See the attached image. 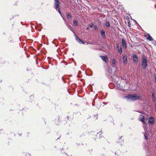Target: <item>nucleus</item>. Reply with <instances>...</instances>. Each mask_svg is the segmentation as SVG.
Masks as SVG:
<instances>
[{"label":"nucleus","mask_w":156,"mask_h":156,"mask_svg":"<svg viewBox=\"0 0 156 156\" xmlns=\"http://www.w3.org/2000/svg\"><path fill=\"white\" fill-rule=\"evenodd\" d=\"M125 97L127 98V100L131 101H135L141 99L140 97L137 96L136 94H130L127 96H125Z\"/></svg>","instance_id":"1"},{"label":"nucleus","mask_w":156,"mask_h":156,"mask_svg":"<svg viewBox=\"0 0 156 156\" xmlns=\"http://www.w3.org/2000/svg\"><path fill=\"white\" fill-rule=\"evenodd\" d=\"M59 4L60 2L58 0H55L54 6L55 9L56 10V11L59 12L61 16L62 17L63 19L64 20V18L63 17V16L60 11Z\"/></svg>","instance_id":"2"},{"label":"nucleus","mask_w":156,"mask_h":156,"mask_svg":"<svg viewBox=\"0 0 156 156\" xmlns=\"http://www.w3.org/2000/svg\"><path fill=\"white\" fill-rule=\"evenodd\" d=\"M59 4L60 2L58 0H55L54 6L55 9L56 10V11L59 12L61 16L62 17L63 19L64 20V18L63 17V16L60 11Z\"/></svg>","instance_id":"3"},{"label":"nucleus","mask_w":156,"mask_h":156,"mask_svg":"<svg viewBox=\"0 0 156 156\" xmlns=\"http://www.w3.org/2000/svg\"><path fill=\"white\" fill-rule=\"evenodd\" d=\"M142 68L144 70L145 69L147 66V60L146 57L143 54L142 57Z\"/></svg>","instance_id":"4"},{"label":"nucleus","mask_w":156,"mask_h":156,"mask_svg":"<svg viewBox=\"0 0 156 156\" xmlns=\"http://www.w3.org/2000/svg\"><path fill=\"white\" fill-rule=\"evenodd\" d=\"M112 68L113 69V70H112V68L111 67H109L107 70V74L110 77L112 76V75H113L115 73V72L116 70V67H114V68Z\"/></svg>","instance_id":"5"},{"label":"nucleus","mask_w":156,"mask_h":156,"mask_svg":"<svg viewBox=\"0 0 156 156\" xmlns=\"http://www.w3.org/2000/svg\"><path fill=\"white\" fill-rule=\"evenodd\" d=\"M133 62L135 63H137L138 61V58L137 56L135 54L132 55Z\"/></svg>","instance_id":"6"},{"label":"nucleus","mask_w":156,"mask_h":156,"mask_svg":"<svg viewBox=\"0 0 156 156\" xmlns=\"http://www.w3.org/2000/svg\"><path fill=\"white\" fill-rule=\"evenodd\" d=\"M122 46L124 49H126L127 48V44L126 41L124 39H122Z\"/></svg>","instance_id":"7"},{"label":"nucleus","mask_w":156,"mask_h":156,"mask_svg":"<svg viewBox=\"0 0 156 156\" xmlns=\"http://www.w3.org/2000/svg\"><path fill=\"white\" fill-rule=\"evenodd\" d=\"M148 122L151 124H153L154 123V119L153 117H150L148 118Z\"/></svg>","instance_id":"8"},{"label":"nucleus","mask_w":156,"mask_h":156,"mask_svg":"<svg viewBox=\"0 0 156 156\" xmlns=\"http://www.w3.org/2000/svg\"><path fill=\"white\" fill-rule=\"evenodd\" d=\"M123 62L124 64H125L126 63L128 60L126 54H124L123 55L122 58Z\"/></svg>","instance_id":"9"},{"label":"nucleus","mask_w":156,"mask_h":156,"mask_svg":"<svg viewBox=\"0 0 156 156\" xmlns=\"http://www.w3.org/2000/svg\"><path fill=\"white\" fill-rule=\"evenodd\" d=\"M101 34L102 37L103 38H105L106 37L105 31L104 29H102L101 31Z\"/></svg>","instance_id":"10"},{"label":"nucleus","mask_w":156,"mask_h":156,"mask_svg":"<svg viewBox=\"0 0 156 156\" xmlns=\"http://www.w3.org/2000/svg\"><path fill=\"white\" fill-rule=\"evenodd\" d=\"M66 16L67 19L68 20H71L72 19V16L69 12H66Z\"/></svg>","instance_id":"11"},{"label":"nucleus","mask_w":156,"mask_h":156,"mask_svg":"<svg viewBox=\"0 0 156 156\" xmlns=\"http://www.w3.org/2000/svg\"><path fill=\"white\" fill-rule=\"evenodd\" d=\"M101 57L102 60L106 63H107L108 62V59L107 57L106 56H101Z\"/></svg>","instance_id":"12"},{"label":"nucleus","mask_w":156,"mask_h":156,"mask_svg":"<svg viewBox=\"0 0 156 156\" xmlns=\"http://www.w3.org/2000/svg\"><path fill=\"white\" fill-rule=\"evenodd\" d=\"M147 35H148V37L147 38V40H148L150 41H153L154 40L153 38L149 34H147Z\"/></svg>","instance_id":"13"},{"label":"nucleus","mask_w":156,"mask_h":156,"mask_svg":"<svg viewBox=\"0 0 156 156\" xmlns=\"http://www.w3.org/2000/svg\"><path fill=\"white\" fill-rule=\"evenodd\" d=\"M116 63V61L115 59L113 58L112 60V68H114V67H115V65Z\"/></svg>","instance_id":"14"},{"label":"nucleus","mask_w":156,"mask_h":156,"mask_svg":"<svg viewBox=\"0 0 156 156\" xmlns=\"http://www.w3.org/2000/svg\"><path fill=\"white\" fill-rule=\"evenodd\" d=\"M122 137V136H120L119 137V139L118 140H117V143H121V144H122L123 142V140H121Z\"/></svg>","instance_id":"15"},{"label":"nucleus","mask_w":156,"mask_h":156,"mask_svg":"<svg viewBox=\"0 0 156 156\" xmlns=\"http://www.w3.org/2000/svg\"><path fill=\"white\" fill-rule=\"evenodd\" d=\"M152 96L153 101L154 102H155L156 100V98L155 97V94H154V93H152Z\"/></svg>","instance_id":"16"},{"label":"nucleus","mask_w":156,"mask_h":156,"mask_svg":"<svg viewBox=\"0 0 156 156\" xmlns=\"http://www.w3.org/2000/svg\"><path fill=\"white\" fill-rule=\"evenodd\" d=\"M66 25L67 26L68 28L70 30H71L72 32H73V31L71 30V29L72 28V27L69 24V23H66Z\"/></svg>","instance_id":"17"},{"label":"nucleus","mask_w":156,"mask_h":156,"mask_svg":"<svg viewBox=\"0 0 156 156\" xmlns=\"http://www.w3.org/2000/svg\"><path fill=\"white\" fill-rule=\"evenodd\" d=\"M105 25L106 27L108 28L110 26V24L109 22L106 21L105 23Z\"/></svg>","instance_id":"18"},{"label":"nucleus","mask_w":156,"mask_h":156,"mask_svg":"<svg viewBox=\"0 0 156 156\" xmlns=\"http://www.w3.org/2000/svg\"><path fill=\"white\" fill-rule=\"evenodd\" d=\"M118 49L119 52V53L121 54L122 52V48L120 46V48Z\"/></svg>","instance_id":"19"},{"label":"nucleus","mask_w":156,"mask_h":156,"mask_svg":"<svg viewBox=\"0 0 156 156\" xmlns=\"http://www.w3.org/2000/svg\"><path fill=\"white\" fill-rule=\"evenodd\" d=\"M73 24H74V25H76V26L77 25L78 22H77V21L76 20H74L73 21Z\"/></svg>","instance_id":"20"},{"label":"nucleus","mask_w":156,"mask_h":156,"mask_svg":"<svg viewBox=\"0 0 156 156\" xmlns=\"http://www.w3.org/2000/svg\"><path fill=\"white\" fill-rule=\"evenodd\" d=\"M75 39L76 41H77L78 42V41L80 40V39L76 35H75Z\"/></svg>","instance_id":"21"},{"label":"nucleus","mask_w":156,"mask_h":156,"mask_svg":"<svg viewBox=\"0 0 156 156\" xmlns=\"http://www.w3.org/2000/svg\"><path fill=\"white\" fill-rule=\"evenodd\" d=\"M145 118H144V116H143V117L142 118L141 121L143 123H145Z\"/></svg>","instance_id":"22"},{"label":"nucleus","mask_w":156,"mask_h":156,"mask_svg":"<svg viewBox=\"0 0 156 156\" xmlns=\"http://www.w3.org/2000/svg\"><path fill=\"white\" fill-rule=\"evenodd\" d=\"M78 42L80 44H84V42L83 41H82L81 39H80V40L78 41Z\"/></svg>","instance_id":"23"},{"label":"nucleus","mask_w":156,"mask_h":156,"mask_svg":"<svg viewBox=\"0 0 156 156\" xmlns=\"http://www.w3.org/2000/svg\"><path fill=\"white\" fill-rule=\"evenodd\" d=\"M144 139L146 140H147L148 139V137H147V134H146L144 133Z\"/></svg>","instance_id":"24"},{"label":"nucleus","mask_w":156,"mask_h":156,"mask_svg":"<svg viewBox=\"0 0 156 156\" xmlns=\"http://www.w3.org/2000/svg\"><path fill=\"white\" fill-rule=\"evenodd\" d=\"M94 26L93 23L90 24L89 27L90 28H92Z\"/></svg>","instance_id":"25"},{"label":"nucleus","mask_w":156,"mask_h":156,"mask_svg":"<svg viewBox=\"0 0 156 156\" xmlns=\"http://www.w3.org/2000/svg\"><path fill=\"white\" fill-rule=\"evenodd\" d=\"M94 28L95 30H98V27L96 25L94 26Z\"/></svg>","instance_id":"26"},{"label":"nucleus","mask_w":156,"mask_h":156,"mask_svg":"<svg viewBox=\"0 0 156 156\" xmlns=\"http://www.w3.org/2000/svg\"><path fill=\"white\" fill-rule=\"evenodd\" d=\"M153 43L154 45L156 46V41L154 40Z\"/></svg>","instance_id":"27"},{"label":"nucleus","mask_w":156,"mask_h":156,"mask_svg":"<svg viewBox=\"0 0 156 156\" xmlns=\"http://www.w3.org/2000/svg\"><path fill=\"white\" fill-rule=\"evenodd\" d=\"M98 96V94H97L94 97V98L93 99V101H94L95 99H96Z\"/></svg>","instance_id":"28"},{"label":"nucleus","mask_w":156,"mask_h":156,"mask_svg":"<svg viewBox=\"0 0 156 156\" xmlns=\"http://www.w3.org/2000/svg\"><path fill=\"white\" fill-rule=\"evenodd\" d=\"M34 27L35 28V29L37 30H38V31H39V30H38V27H37L36 26H35Z\"/></svg>","instance_id":"29"},{"label":"nucleus","mask_w":156,"mask_h":156,"mask_svg":"<svg viewBox=\"0 0 156 156\" xmlns=\"http://www.w3.org/2000/svg\"><path fill=\"white\" fill-rule=\"evenodd\" d=\"M100 133L99 134V135H100L99 138H101V137H102V136H101V134H102V132H101V131H100Z\"/></svg>","instance_id":"30"},{"label":"nucleus","mask_w":156,"mask_h":156,"mask_svg":"<svg viewBox=\"0 0 156 156\" xmlns=\"http://www.w3.org/2000/svg\"><path fill=\"white\" fill-rule=\"evenodd\" d=\"M116 47H117V48L118 49H119V48H120V46H119V44H118V45H117V46H116Z\"/></svg>","instance_id":"31"},{"label":"nucleus","mask_w":156,"mask_h":156,"mask_svg":"<svg viewBox=\"0 0 156 156\" xmlns=\"http://www.w3.org/2000/svg\"><path fill=\"white\" fill-rule=\"evenodd\" d=\"M92 105L93 106H94V101H93L92 103Z\"/></svg>","instance_id":"32"},{"label":"nucleus","mask_w":156,"mask_h":156,"mask_svg":"<svg viewBox=\"0 0 156 156\" xmlns=\"http://www.w3.org/2000/svg\"><path fill=\"white\" fill-rule=\"evenodd\" d=\"M36 64H38V60H37V58H36Z\"/></svg>","instance_id":"33"},{"label":"nucleus","mask_w":156,"mask_h":156,"mask_svg":"<svg viewBox=\"0 0 156 156\" xmlns=\"http://www.w3.org/2000/svg\"><path fill=\"white\" fill-rule=\"evenodd\" d=\"M34 96L32 95H31L30 96V98L31 99H32V98H34Z\"/></svg>","instance_id":"34"},{"label":"nucleus","mask_w":156,"mask_h":156,"mask_svg":"<svg viewBox=\"0 0 156 156\" xmlns=\"http://www.w3.org/2000/svg\"><path fill=\"white\" fill-rule=\"evenodd\" d=\"M85 136V134L83 133L80 136V137L81 136Z\"/></svg>","instance_id":"35"},{"label":"nucleus","mask_w":156,"mask_h":156,"mask_svg":"<svg viewBox=\"0 0 156 156\" xmlns=\"http://www.w3.org/2000/svg\"><path fill=\"white\" fill-rule=\"evenodd\" d=\"M45 35H42V38H43V39L44 38H45Z\"/></svg>","instance_id":"36"},{"label":"nucleus","mask_w":156,"mask_h":156,"mask_svg":"<svg viewBox=\"0 0 156 156\" xmlns=\"http://www.w3.org/2000/svg\"><path fill=\"white\" fill-rule=\"evenodd\" d=\"M33 51H34L35 52H36V49H34V48H33Z\"/></svg>","instance_id":"37"},{"label":"nucleus","mask_w":156,"mask_h":156,"mask_svg":"<svg viewBox=\"0 0 156 156\" xmlns=\"http://www.w3.org/2000/svg\"><path fill=\"white\" fill-rule=\"evenodd\" d=\"M133 20L136 23H137V22L135 20Z\"/></svg>","instance_id":"38"},{"label":"nucleus","mask_w":156,"mask_h":156,"mask_svg":"<svg viewBox=\"0 0 156 156\" xmlns=\"http://www.w3.org/2000/svg\"><path fill=\"white\" fill-rule=\"evenodd\" d=\"M76 144H77L79 146V145H80L81 144L80 143H79V144L76 143Z\"/></svg>","instance_id":"39"},{"label":"nucleus","mask_w":156,"mask_h":156,"mask_svg":"<svg viewBox=\"0 0 156 156\" xmlns=\"http://www.w3.org/2000/svg\"><path fill=\"white\" fill-rule=\"evenodd\" d=\"M86 29L87 30H89V27H87V28Z\"/></svg>","instance_id":"40"},{"label":"nucleus","mask_w":156,"mask_h":156,"mask_svg":"<svg viewBox=\"0 0 156 156\" xmlns=\"http://www.w3.org/2000/svg\"><path fill=\"white\" fill-rule=\"evenodd\" d=\"M15 5H17V4L16 3H15V4H14Z\"/></svg>","instance_id":"41"},{"label":"nucleus","mask_w":156,"mask_h":156,"mask_svg":"<svg viewBox=\"0 0 156 156\" xmlns=\"http://www.w3.org/2000/svg\"><path fill=\"white\" fill-rule=\"evenodd\" d=\"M103 103L104 104H107V103H105V102H103Z\"/></svg>","instance_id":"42"},{"label":"nucleus","mask_w":156,"mask_h":156,"mask_svg":"<svg viewBox=\"0 0 156 156\" xmlns=\"http://www.w3.org/2000/svg\"><path fill=\"white\" fill-rule=\"evenodd\" d=\"M78 73H81V71H79L78 72Z\"/></svg>","instance_id":"43"},{"label":"nucleus","mask_w":156,"mask_h":156,"mask_svg":"<svg viewBox=\"0 0 156 156\" xmlns=\"http://www.w3.org/2000/svg\"><path fill=\"white\" fill-rule=\"evenodd\" d=\"M147 127H144V130H146V128Z\"/></svg>","instance_id":"44"},{"label":"nucleus","mask_w":156,"mask_h":156,"mask_svg":"<svg viewBox=\"0 0 156 156\" xmlns=\"http://www.w3.org/2000/svg\"><path fill=\"white\" fill-rule=\"evenodd\" d=\"M42 44H39V45H40V46H41V45Z\"/></svg>","instance_id":"45"},{"label":"nucleus","mask_w":156,"mask_h":156,"mask_svg":"<svg viewBox=\"0 0 156 156\" xmlns=\"http://www.w3.org/2000/svg\"><path fill=\"white\" fill-rule=\"evenodd\" d=\"M21 134H19V136H21Z\"/></svg>","instance_id":"46"},{"label":"nucleus","mask_w":156,"mask_h":156,"mask_svg":"<svg viewBox=\"0 0 156 156\" xmlns=\"http://www.w3.org/2000/svg\"><path fill=\"white\" fill-rule=\"evenodd\" d=\"M12 39H11V40L10 41V42H12Z\"/></svg>","instance_id":"47"},{"label":"nucleus","mask_w":156,"mask_h":156,"mask_svg":"<svg viewBox=\"0 0 156 156\" xmlns=\"http://www.w3.org/2000/svg\"><path fill=\"white\" fill-rule=\"evenodd\" d=\"M29 56V55L28 56V55H27V58H28Z\"/></svg>","instance_id":"48"},{"label":"nucleus","mask_w":156,"mask_h":156,"mask_svg":"<svg viewBox=\"0 0 156 156\" xmlns=\"http://www.w3.org/2000/svg\"><path fill=\"white\" fill-rule=\"evenodd\" d=\"M31 28H33H33H33V27H32H32H31Z\"/></svg>","instance_id":"49"},{"label":"nucleus","mask_w":156,"mask_h":156,"mask_svg":"<svg viewBox=\"0 0 156 156\" xmlns=\"http://www.w3.org/2000/svg\"><path fill=\"white\" fill-rule=\"evenodd\" d=\"M37 49H38V50L39 49V48L38 47H37Z\"/></svg>","instance_id":"50"},{"label":"nucleus","mask_w":156,"mask_h":156,"mask_svg":"<svg viewBox=\"0 0 156 156\" xmlns=\"http://www.w3.org/2000/svg\"><path fill=\"white\" fill-rule=\"evenodd\" d=\"M39 25H40V26L41 25V24L40 23Z\"/></svg>","instance_id":"51"},{"label":"nucleus","mask_w":156,"mask_h":156,"mask_svg":"<svg viewBox=\"0 0 156 156\" xmlns=\"http://www.w3.org/2000/svg\"><path fill=\"white\" fill-rule=\"evenodd\" d=\"M41 61V59H40V60H39V61L40 62V61Z\"/></svg>","instance_id":"52"},{"label":"nucleus","mask_w":156,"mask_h":156,"mask_svg":"<svg viewBox=\"0 0 156 156\" xmlns=\"http://www.w3.org/2000/svg\"><path fill=\"white\" fill-rule=\"evenodd\" d=\"M63 77H62V79L63 80Z\"/></svg>","instance_id":"53"},{"label":"nucleus","mask_w":156,"mask_h":156,"mask_svg":"<svg viewBox=\"0 0 156 156\" xmlns=\"http://www.w3.org/2000/svg\"><path fill=\"white\" fill-rule=\"evenodd\" d=\"M49 64H50V63L49 62Z\"/></svg>","instance_id":"54"},{"label":"nucleus","mask_w":156,"mask_h":156,"mask_svg":"<svg viewBox=\"0 0 156 156\" xmlns=\"http://www.w3.org/2000/svg\"><path fill=\"white\" fill-rule=\"evenodd\" d=\"M36 56H34V57L35 58L36 57Z\"/></svg>","instance_id":"55"},{"label":"nucleus","mask_w":156,"mask_h":156,"mask_svg":"<svg viewBox=\"0 0 156 156\" xmlns=\"http://www.w3.org/2000/svg\"><path fill=\"white\" fill-rule=\"evenodd\" d=\"M98 133H97V134H98Z\"/></svg>","instance_id":"56"},{"label":"nucleus","mask_w":156,"mask_h":156,"mask_svg":"<svg viewBox=\"0 0 156 156\" xmlns=\"http://www.w3.org/2000/svg\"><path fill=\"white\" fill-rule=\"evenodd\" d=\"M14 17V16H13V17H12V18L13 19V18Z\"/></svg>","instance_id":"57"},{"label":"nucleus","mask_w":156,"mask_h":156,"mask_svg":"<svg viewBox=\"0 0 156 156\" xmlns=\"http://www.w3.org/2000/svg\"><path fill=\"white\" fill-rule=\"evenodd\" d=\"M113 125H114L115 124L113 123Z\"/></svg>","instance_id":"58"},{"label":"nucleus","mask_w":156,"mask_h":156,"mask_svg":"<svg viewBox=\"0 0 156 156\" xmlns=\"http://www.w3.org/2000/svg\"><path fill=\"white\" fill-rule=\"evenodd\" d=\"M82 144V145H83V143H82V144Z\"/></svg>","instance_id":"59"},{"label":"nucleus","mask_w":156,"mask_h":156,"mask_svg":"<svg viewBox=\"0 0 156 156\" xmlns=\"http://www.w3.org/2000/svg\"><path fill=\"white\" fill-rule=\"evenodd\" d=\"M115 154H116V152H115Z\"/></svg>","instance_id":"60"},{"label":"nucleus","mask_w":156,"mask_h":156,"mask_svg":"<svg viewBox=\"0 0 156 156\" xmlns=\"http://www.w3.org/2000/svg\"><path fill=\"white\" fill-rule=\"evenodd\" d=\"M155 8H156V6H155Z\"/></svg>","instance_id":"61"},{"label":"nucleus","mask_w":156,"mask_h":156,"mask_svg":"<svg viewBox=\"0 0 156 156\" xmlns=\"http://www.w3.org/2000/svg\"><path fill=\"white\" fill-rule=\"evenodd\" d=\"M103 156H105L104 155Z\"/></svg>","instance_id":"62"}]
</instances>
